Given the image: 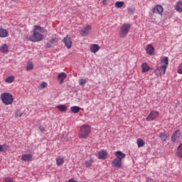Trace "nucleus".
Instances as JSON below:
<instances>
[{
    "instance_id": "4468645a",
    "label": "nucleus",
    "mask_w": 182,
    "mask_h": 182,
    "mask_svg": "<svg viewBox=\"0 0 182 182\" xmlns=\"http://www.w3.org/2000/svg\"><path fill=\"white\" fill-rule=\"evenodd\" d=\"M146 52L148 55H150V56L154 55V47L152 44H148L146 46Z\"/></svg>"
},
{
    "instance_id": "7ed1b4c3",
    "label": "nucleus",
    "mask_w": 182,
    "mask_h": 182,
    "mask_svg": "<svg viewBox=\"0 0 182 182\" xmlns=\"http://www.w3.org/2000/svg\"><path fill=\"white\" fill-rule=\"evenodd\" d=\"M92 133V127L90 125L85 124L80 127L78 137L80 139H87L89 135Z\"/></svg>"
},
{
    "instance_id": "b1692460",
    "label": "nucleus",
    "mask_w": 182,
    "mask_h": 182,
    "mask_svg": "<svg viewBox=\"0 0 182 182\" xmlns=\"http://www.w3.org/2000/svg\"><path fill=\"white\" fill-rule=\"evenodd\" d=\"M8 35V31L4 28H0V38H6Z\"/></svg>"
},
{
    "instance_id": "58836bf2",
    "label": "nucleus",
    "mask_w": 182,
    "mask_h": 182,
    "mask_svg": "<svg viewBox=\"0 0 182 182\" xmlns=\"http://www.w3.org/2000/svg\"><path fill=\"white\" fill-rule=\"evenodd\" d=\"M178 73L182 75V63L180 64L178 67Z\"/></svg>"
},
{
    "instance_id": "f257e3e1",
    "label": "nucleus",
    "mask_w": 182,
    "mask_h": 182,
    "mask_svg": "<svg viewBox=\"0 0 182 182\" xmlns=\"http://www.w3.org/2000/svg\"><path fill=\"white\" fill-rule=\"evenodd\" d=\"M43 33H45V29L36 25L33 28V35L28 37V41L31 42H41V41H43Z\"/></svg>"
},
{
    "instance_id": "a211bd4d",
    "label": "nucleus",
    "mask_w": 182,
    "mask_h": 182,
    "mask_svg": "<svg viewBox=\"0 0 182 182\" xmlns=\"http://www.w3.org/2000/svg\"><path fill=\"white\" fill-rule=\"evenodd\" d=\"M106 157H107V152L105 150L98 152V159L100 160H105Z\"/></svg>"
},
{
    "instance_id": "393cba45",
    "label": "nucleus",
    "mask_w": 182,
    "mask_h": 182,
    "mask_svg": "<svg viewBox=\"0 0 182 182\" xmlns=\"http://www.w3.org/2000/svg\"><path fill=\"white\" fill-rule=\"evenodd\" d=\"M136 144L138 147H144V144H146V141L143 140L141 138H139L136 139Z\"/></svg>"
},
{
    "instance_id": "20e7f679",
    "label": "nucleus",
    "mask_w": 182,
    "mask_h": 182,
    "mask_svg": "<svg viewBox=\"0 0 182 182\" xmlns=\"http://www.w3.org/2000/svg\"><path fill=\"white\" fill-rule=\"evenodd\" d=\"M0 99L5 106H9L14 104V95L11 92H3L0 95Z\"/></svg>"
},
{
    "instance_id": "ea45409f",
    "label": "nucleus",
    "mask_w": 182,
    "mask_h": 182,
    "mask_svg": "<svg viewBox=\"0 0 182 182\" xmlns=\"http://www.w3.org/2000/svg\"><path fill=\"white\" fill-rule=\"evenodd\" d=\"M4 180L5 182H14V178L9 177L5 178Z\"/></svg>"
},
{
    "instance_id": "79ce46f5",
    "label": "nucleus",
    "mask_w": 182,
    "mask_h": 182,
    "mask_svg": "<svg viewBox=\"0 0 182 182\" xmlns=\"http://www.w3.org/2000/svg\"><path fill=\"white\" fill-rule=\"evenodd\" d=\"M178 106H180V101H177V102L175 105V107H178Z\"/></svg>"
},
{
    "instance_id": "49530a36",
    "label": "nucleus",
    "mask_w": 182,
    "mask_h": 182,
    "mask_svg": "<svg viewBox=\"0 0 182 182\" xmlns=\"http://www.w3.org/2000/svg\"><path fill=\"white\" fill-rule=\"evenodd\" d=\"M13 2H18V0H11Z\"/></svg>"
},
{
    "instance_id": "4be33fe9",
    "label": "nucleus",
    "mask_w": 182,
    "mask_h": 182,
    "mask_svg": "<svg viewBox=\"0 0 182 182\" xmlns=\"http://www.w3.org/2000/svg\"><path fill=\"white\" fill-rule=\"evenodd\" d=\"M141 69L142 73H146V72H149V70H151V68L149 67V64H147V63H144L141 65Z\"/></svg>"
},
{
    "instance_id": "6ab92c4d",
    "label": "nucleus",
    "mask_w": 182,
    "mask_h": 182,
    "mask_svg": "<svg viewBox=\"0 0 182 182\" xmlns=\"http://www.w3.org/2000/svg\"><path fill=\"white\" fill-rule=\"evenodd\" d=\"M0 52H1V53H5V54L9 53V47H8V45L2 44L0 46Z\"/></svg>"
},
{
    "instance_id": "f3484780",
    "label": "nucleus",
    "mask_w": 182,
    "mask_h": 182,
    "mask_svg": "<svg viewBox=\"0 0 182 182\" xmlns=\"http://www.w3.org/2000/svg\"><path fill=\"white\" fill-rule=\"evenodd\" d=\"M44 124H48V125H45V127H43V125H40L39 126V129L41 130V132H42V133H45V132H46V129H49V127H50V122L48 120H46L44 122Z\"/></svg>"
},
{
    "instance_id": "aec40b11",
    "label": "nucleus",
    "mask_w": 182,
    "mask_h": 182,
    "mask_svg": "<svg viewBox=\"0 0 182 182\" xmlns=\"http://www.w3.org/2000/svg\"><path fill=\"white\" fill-rule=\"evenodd\" d=\"M175 9L177 12H179V14H181V12H182V0H179L178 2H176V4L175 6Z\"/></svg>"
},
{
    "instance_id": "37998d69",
    "label": "nucleus",
    "mask_w": 182,
    "mask_h": 182,
    "mask_svg": "<svg viewBox=\"0 0 182 182\" xmlns=\"http://www.w3.org/2000/svg\"><path fill=\"white\" fill-rule=\"evenodd\" d=\"M107 1L108 0H102V4L103 5H107Z\"/></svg>"
},
{
    "instance_id": "9b49d317",
    "label": "nucleus",
    "mask_w": 182,
    "mask_h": 182,
    "mask_svg": "<svg viewBox=\"0 0 182 182\" xmlns=\"http://www.w3.org/2000/svg\"><path fill=\"white\" fill-rule=\"evenodd\" d=\"M153 14H158L159 15H161L163 14V6L160 4L156 5L152 9Z\"/></svg>"
},
{
    "instance_id": "39448f33",
    "label": "nucleus",
    "mask_w": 182,
    "mask_h": 182,
    "mask_svg": "<svg viewBox=\"0 0 182 182\" xmlns=\"http://www.w3.org/2000/svg\"><path fill=\"white\" fill-rule=\"evenodd\" d=\"M131 26L129 23L123 24L121 27V30L119 32V36L120 38H124L127 36V34L129 33V31H130Z\"/></svg>"
},
{
    "instance_id": "dca6fc26",
    "label": "nucleus",
    "mask_w": 182,
    "mask_h": 182,
    "mask_svg": "<svg viewBox=\"0 0 182 182\" xmlns=\"http://www.w3.org/2000/svg\"><path fill=\"white\" fill-rule=\"evenodd\" d=\"M90 50L92 53H97V51L100 50V46L98 44H92Z\"/></svg>"
},
{
    "instance_id": "cd10ccee",
    "label": "nucleus",
    "mask_w": 182,
    "mask_h": 182,
    "mask_svg": "<svg viewBox=\"0 0 182 182\" xmlns=\"http://www.w3.org/2000/svg\"><path fill=\"white\" fill-rule=\"evenodd\" d=\"M159 138L161 139V140H162V141H167V134L164 132H161L159 135Z\"/></svg>"
},
{
    "instance_id": "f03ea898",
    "label": "nucleus",
    "mask_w": 182,
    "mask_h": 182,
    "mask_svg": "<svg viewBox=\"0 0 182 182\" xmlns=\"http://www.w3.org/2000/svg\"><path fill=\"white\" fill-rule=\"evenodd\" d=\"M167 66H168V57H164L161 60V65L158 66L154 71L156 75H166V70H167Z\"/></svg>"
},
{
    "instance_id": "f704fd0d",
    "label": "nucleus",
    "mask_w": 182,
    "mask_h": 182,
    "mask_svg": "<svg viewBox=\"0 0 182 182\" xmlns=\"http://www.w3.org/2000/svg\"><path fill=\"white\" fill-rule=\"evenodd\" d=\"M87 82V81L83 78H81L78 80V83H79L80 86H85V85H86Z\"/></svg>"
},
{
    "instance_id": "9d476101",
    "label": "nucleus",
    "mask_w": 182,
    "mask_h": 182,
    "mask_svg": "<svg viewBox=\"0 0 182 182\" xmlns=\"http://www.w3.org/2000/svg\"><path fill=\"white\" fill-rule=\"evenodd\" d=\"M115 159L122 161L123 159H126V154L123 153L122 151H117L114 152Z\"/></svg>"
},
{
    "instance_id": "c85d7f7f",
    "label": "nucleus",
    "mask_w": 182,
    "mask_h": 182,
    "mask_svg": "<svg viewBox=\"0 0 182 182\" xmlns=\"http://www.w3.org/2000/svg\"><path fill=\"white\" fill-rule=\"evenodd\" d=\"M114 6L117 9L123 8L124 6V1H116Z\"/></svg>"
},
{
    "instance_id": "7c9ffc66",
    "label": "nucleus",
    "mask_w": 182,
    "mask_h": 182,
    "mask_svg": "<svg viewBox=\"0 0 182 182\" xmlns=\"http://www.w3.org/2000/svg\"><path fill=\"white\" fill-rule=\"evenodd\" d=\"M15 80V77L14 75H11L10 77H8L6 80L5 82L6 83H13Z\"/></svg>"
},
{
    "instance_id": "a18cd8bd",
    "label": "nucleus",
    "mask_w": 182,
    "mask_h": 182,
    "mask_svg": "<svg viewBox=\"0 0 182 182\" xmlns=\"http://www.w3.org/2000/svg\"><path fill=\"white\" fill-rule=\"evenodd\" d=\"M46 48H52V46L50 45V43H48L47 44H46Z\"/></svg>"
},
{
    "instance_id": "f8f14e48",
    "label": "nucleus",
    "mask_w": 182,
    "mask_h": 182,
    "mask_svg": "<svg viewBox=\"0 0 182 182\" xmlns=\"http://www.w3.org/2000/svg\"><path fill=\"white\" fill-rule=\"evenodd\" d=\"M66 77H68V75H66L65 73H60L58 75V80L60 85H63V82H65V79Z\"/></svg>"
},
{
    "instance_id": "1a4fd4ad",
    "label": "nucleus",
    "mask_w": 182,
    "mask_h": 182,
    "mask_svg": "<svg viewBox=\"0 0 182 182\" xmlns=\"http://www.w3.org/2000/svg\"><path fill=\"white\" fill-rule=\"evenodd\" d=\"M122 166H123L122 161H120L119 159H117L114 158L112 161V167L113 168H121Z\"/></svg>"
},
{
    "instance_id": "e433bc0d",
    "label": "nucleus",
    "mask_w": 182,
    "mask_h": 182,
    "mask_svg": "<svg viewBox=\"0 0 182 182\" xmlns=\"http://www.w3.org/2000/svg\"><path fill=\"white\" fill-rule=\"evenodd\" d=\"M48 87V83L46 82H43L39 86V89H45Z\"/></svg>"
},
{
    "instance_id": "423d86ee",
    "label": "nucleus",
    "mask_w": 182,
    "mask_h": 182,
    "mask_svg": "<svg viewBox=\"0 0 182 182\" xmlns=\"http://www.w3.org/2000/svg\"><path fill=\"white\" fill-rule=\"evenodd\" d=\"M159 115L160 113L158 111L152 110L146 117V122H153V120H156Z\"/></svg>"
},
{
    "instance_id": "473e14b6",
    "label": "nucleus",
    "mask_w": 182,
    "mask_h": 182,
    "mask_svg": "<svg viewBox=\"0 0 182 182\" xmlns=\"http://www.w3.org/2000/svg\"><path fill=\"white\" fill-rule=\"evenodd\" d=\"M50 42L53 45H55V44L58 43V42H59V38L58 37H56V36L52 37L50 41Z\"/></svg>"
},
{
    "instance_id": "5701e85b",
    "label": "nucleus",
    "mask_w": 182,
    "mask_h": 182,
    "mask_svg": "<svg viewBox=\"0 0 182 182\" xmlns=\"http://www.w3.org/2000/svg\"><path fill=\"white\" fill-rule=\"evenodd\" d=\"M56 164L58 167H60L65 163V159H63V157L62 156H58L55 159Z\"/></svg>"
},
{
    "instance_id": "a878e982",
    "label": "nucleus",
    "mask_w": 182,
    "mask_h": 182,
    "mask_svg": "<svg viewBox=\"0 0 182 182\" xmlns=\"http://www.w3.org/2000/svg\"><path fill=\"white\" fill-rule=\"evenodd\" d=\"M176 154H177L178 157H180V159H182V143H181L178 145V146L177 148Z\"/></svg>"
},
{
    "instance_id": "c756f323",
    "label": "nucleus",
    "mask_w": 182,
    "mask_h": 182,
    "mask_svg": "<svg viewBox=\"0 0 182 182\" xmlns=\"http://www.w3.org/2000/svg\"><path fill=\"white\" fill-rule=\"evenodd\" d=\"M70 111L72 113H79V112H80V108L77 106H74L70 108Z\"/></svg>"
},
{
    "instance_id": "c9c22d12",
    "label": "nucleus",
    "mask_w": 182,
    "mask_h": 182,
    "mask_svg": "<svg viewBox=\"0 0 182 182\" xmlns=\"http://www.w3.org/2000/svg\"><path fill=\"white\" fill-rule=\"evenodd\" d=\"M23 115V112L22 111L18 109L16 112V117L17 119H19V117H22Z\"/></svg>"
},
{
    "instance_id": "ddd939ff",
    "label": "nucleus",
    "mask_w": 182,
    "mask_h": 182,
    "mask_svg": "<svg viewBox=\"0 0 182 182\" xmlns=\"http://www.w3.org/2000/svg\"><path fill=\"white\" fill-rule=\"evenodd\" d=\"M181 136V132L178 130L176 131L175 133L172 134L171 140L173 143H176L178 139H180V136Z\"/></svg>"
},
{
    "instance_id": "72a5a7b5",
    "label": "nucleus",
    "mask_w": 182,
    "mask_h": 182,
    "mask_svg": "<svg viewBox=\"0 0 182 182\" xmlns=\"http://www.w3.org/2000/svg\"><path fill=\"white\" fill-rule=\"evenodd\" d=\"M9 149V146L6 144L0 145V153L1 151H6Z\"/></svg>"
},
{
    "instance_id": "4c0bfd02",
    "label": "nucleus",
    "mask_w": 182,
    "mask_h": 182,
    "mask_svg": "<svg viewBox=\"0 0 182 182\" xmlns=\"http://www.w3.org/2000/svg\"><path fill=\"white\" fill-rule=\"evenodd\" d=\"M128 14L133 15L134 14V9H133V7L128 8Z\"/></svg>"
},
{
    "instance_id": "6e6552de",
    "label": "nucleus",
    "mask_w": 182,
    "mask_h": 182,
    "mask_svg": "<svg viewBox=\"0 0 182 182\" xmlns=\"http://www.w3.org/2000/svg\"><path fill=\"white\" fill-rule=\"evenodd\" d=\"M90 31H92V26L87 25L85 27L80 30V34L81 36H87L90 33Z\"/></svg>"
},
{
    "instance_id": "bb28decb",
    "label": "nucleus",
    "mask_w": 182,
    "mask_h": 182,
    "mask_svg": "<svg viewBox=\"0 0 182 182\" xmlns=\"http://www.w3.org/2000/svg\"><path fill=\"white\" fill-rule=\"evenodd\" d=\"M56 108L58 109V110L60 112H66L68 110V107L66 105H58L56 107Z\"/></svg>"
},
{
    "instance_id": "c03bdc74",
    "label": "nucleus",
    "mask_w": 182,
    "mask_h": 182,
    "mask_svg": "<svg viewBox=\"0 0 182 182\" xmlns=\"http://www.w3.org/2000/svg\"><path fill=\"white\" fill-rule=\"evenodd\" d=\"M146 182H153V179H151L150 178H146Z\"/></svg>"
},
{
    "instance_id": "a19ab883",
    "label": "nucleus",
    "mask_w": 182,
    "mask_h": 182,
    "mask_svg": "<svg viewBox=\"0 0 182 182\" xmlns=\"http://www.w3.org/2000/svg\"><path fill=\"white\" fill-rule=\"evenodd\" d=\"M68 182H77V181L75 180V178H70L68 180Z\"/></svg>"
},
{
    "instance_id": "2eb2a0df",
    "label": "nucleus",
    "mask_w": 182,
    "mask_h": 182,
    "mask_svg": "<svg viewBox=\"0 0 182 182\" xmlns=\"http://www.w3.org/2000/svg\"><path fill=\"white\" fill-rule=\"evenodd\" d=\"M32 154H23L21 155V161H32Z\"/></svg>"
},
{
    "instance_id": "2f4dec72",
    "label": "nucleus",
    "mask_w": 182,
    "mask_h": 182,
    "mask_svg": "<svg viewBox=\"0 0 182 182\" xmlns=\"http://www.w3.org/2000/svg\"><path fill=\"white\" fill-rule=\"evenodd\" d=\"M33 69V63L31 61L27 63L26 70H32Z\"/></svg>"
},
{
    "instance_id": "412c9836",
    "label": "nucleus",
    "mask_w": 182,
    "mask_h": 182,
    "mask_svg": "<svg viewBox=\"0 0 182 182\" xmlns=\"http://www.w3.org/2000/svg\"><path fill=\"white\" fill-rule=\"evenodd\" d=\"M93 161H95V159L93 157H90L89 159L86 160L85 161V166L89 168L90 167H92V165L93 164Z\"/></svg>"
},
{
    "instance_id": "0eeeda50",
    "label": "nucleus",
    "mask_w": 182,
    "mask_h": 182,
    "mask_svg": "<svg viewBox=\"0 0 182 182\" xmlns=\"http://www.w3.org/2000/svg\"><path fill=\"white\" fill-rule=\"evenodd\" d=\"M63 43L65 44V46L67 48V49H70V48H72L73 42L72 41V38H70V36L67 35L63 38Z\"/></svg>"
}]
</instances>
